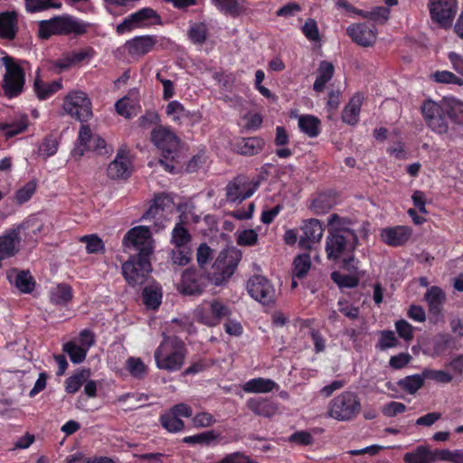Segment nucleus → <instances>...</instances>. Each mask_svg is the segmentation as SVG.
<instances>
[{
	"label": "nucleus",
	"instance_id": "f257e3e1",
	"mask_svg": "<svg viewBox=\"0 0 463 463\" xmlns=\"http://www.w3.org/2000/svg\"><path fill=\"white\" fill-rule=\"evenodd\" d=\"M344 222L335 213L328 217L329 231L325 250L329 260L341 264L348 271L355 272L359 269V260L354 256L358 237L354 231L345 227Z\"/></svg>",
	"mask_w": 463,
	"mask_h": 463
},
{
	"label": "nucleus",
	"instance_id": "f03ea898",
	"mask_svg": "<svg viewBox=\"0 0 463 463\" xmlns=\"http://www.w3.org/2000/svg\"><path fill=\"white\" fill-rule=\"evenodd\" d=\"M186 355L184 342L175 336L163 333V341L155 351V362L158 369L167 372L180 370Z\"/></svg>",
	"mask_w": 463,
	"mask_h": 463
},
{
	"label": "nucleus",
	"instance_id": "7ed1b4c3",
	"mask_svg": "<svg viewBox=\"0 0 463 463\" xmlns=\"http://www.w3.org/2000/svg\"><path fill=\"white\" fill-rule=\"evenodd\" d=\"M43 230V223L36 217H30L22 223L6 230L0 236V254L7 259L15 256L21 249L22 234L33 239Z\"/></svg>",
	"mask_w": 463,
	"mask_h": 463
},
{
	"label": "nucleus",
	"instance_id": "20e7f679",
	"mask_svg": "<svg viewBox=\"0 0 463 463\" xmlns=\"http://www.w3.org/2000/svg\"><path fill=\"white\" fill-rule=\"evenodd\" d=\"M87 27L86 23L72 16H58L42 21L39 25V35L43 39H47L53 34H82Z\"/></svg>",
	"mask_w": 463,
	"mask_h": 463
},
{
	"label": "nucleus",
	"instance_id": "39448f33",
	"mask_svg": "<svg viewBox=\"0 0 463 463\" xmlns=\"http://www.w3.org/2000/svg\"><path fill=\"white\" fill-rule=\"evenodd\" d=\"M359 397L353 392H343L335 396L328 405V416L338 421H348L361 411Z\"/></svg>",
	"mask_w": 463,
	"mask_h": 463
},
{
	"label": "nucleus",
	"instance_id": "423d86ee",
	"mask_svg": "<svg viewBox=\"0 0 463 463\" xmlns=\"http://www.w3.org/2000/svg\"><path fill=\"white\" fill-rule=\"evenodd\" d=\"M232 310L229 306L217 299L204 300L194 310L196 320L207 326H215L221 320L230 317Z\"/></svg>",
	"mask_w": 463,
	"mask_h": 463
},
{
	"label": "nucleus",
	"instance_id": "0eeeda50",
	"mask_svg": "<svg viewBox=\"0 0 463 463\" xmlns=\"http://www.w3.org/2000/svg\"><path fill=\"white\" fill-rule=\"evenodd\" d=\"M122 243L126 249L138 251L137 256L146 257L153 253L155 241L150 229L146 226H136L124 236Z\"/></svg>",
	"mask_w": 463,
	"mask_h": 463
},
{
	"label": "nucleus",
	"instance_id": "6e6552de",
	"mask_svg": "<svg viewBox=\"0 0 463 463\" xmlns=\"http://www.w3.org/2000/svg\"><path fill=\"white\" fill-rule=\"evenodd\" d=\"M63 109L80 122H87L92 116V104L88 95L80 90L70 92L63 102Z\"/></svg>",
	"mask_w": 463,
	"mask_h": 463
},
{
	"label": "nucleus",
	"instance_id": "1a4fd4ad",
	"mask_svg": "<svg viewBox=\"0 0 463 463\" xmlns=\"http://www.w3.org/2000/svg\"><path fill=\"white\" fill-rule=\"evenodd\" d=\"M151 271L149 258L132 256L122 264V273L132 287L144 284Z\"/></svg>",
	"mask_w": 463,
	"mask_h": 463
},
{
	"label": "nucleus",
	"instance_id": "9d476101",
	"mask_svg": "<svg viewBox=\"0 0 463 463\" xmlns=\"http://www.w3.org/2000/svg\"><path fill=\"white\" fill-rule=\"evenodd\" d=\"M422 115L427 126L439 135L446 134L449 123L445 118L446 111L442 99L439 102L427 100L422 105Z\"/></svg>",
	"mask_w": 463,
	"mask_h": 463
},
{
	"label": "nucleus",
	"instance_id": "9b49d317",
	"mask_svg": "<svg viewBox=\"0 0 463 463\" xmlns=\"http://www.w3.org/2000/svg\"><path fill=\"white\" fill-rule=\"evenodd\" d=\"M151 138L165 159H175L180 140L170 128L163 126L155 128L151 133Z\"/></svg>",
	"mask_w": 463,
	"mask_h": 463
},
{
	"label": "nucleus",
	"instance_id": "f8f14e48",
	"mask_svg": "<svg viewBox=\"0 0 463 463\" xmlns=\"http://www.w3.org/2000/svg\"><path fill=\"white\" fill-rule=\"evenodd\" d=\"M2 62L5 67L4 76V89L7 96L14 97L18 95L24 84V73L21 66L10 57L2 58Z\"/></svg>",
	"mask_w": 463,
	"mask_h": 463
},
{
	"label": "nucleus",
	"instance_id": "ddd939ff",
	"mask_svg": "<svg viewBox=\"0 0 463 463\" xmlns=\"http://www.w3.org/2000/svg\"><path fill=\"white\" fill-rule=\"evenodd\" d=\"M240 259L241 252L235 249L224 250L219 253L213 264L214 269L219 272L213 277L215 285L222 284L232 276Z\"/></svg>",
	"mask_w": 463,
	"mask_h": 463
},
{
	"label": "nucleus",
	"instance_id": "4468645a",
	"mask_svg": "<svg viewBox=\"0 0 463 463\" xmlns=\"http://www.w3.org/2000/svg\"><path fill=\"white\" fill-rule=\"evenodd\" d=\"M247 289L250 297L262 305H269L275 300L276 290L263 276L256 275L250 278L247 283Z\"/></svg>",
	"mask_w": 463,
	"mask_h": 463
},
{
	"label": "nucleus",
	"instance_id": "2eb2a0df",
	"mask_svg": "<svg viewBox=\"0 0 463 463\" xmlns=\"http://www.w3.org/2000/svg\"><path fill=\"white\" fill-rule=\"evenodd\" d=\"M431 19L442 26H449L458 10L457 0H430Z\"/></svg>",
	"mask_w": 463,
	"mask_h": 463
},
{
	"label": "nucleus",
	"instance_id": "dca6fc26",
	"mask_svg": "<svg viewBox=\"0 0 463 463\" xmlns=\"http://www.w3.org/2000/svg\"><path fill=\"white\" fill-rule=\"evenodd\" d=\"M257 184L243 176H238L226 186V199L231 203H241L257 190Z\"/></svg>",
	"mask_w": 463,
	"mask_h": 463
},
{
	"label": "nucleus",
	"instance_id": "f3484780",
	"mask_svg": "<svg viewBox=\"0 0 463 463\" xmlns=\"http://www.w3.org/2000/svg\"><path fill=\"white\" fill-rule=\"evenodd\" d=\"M132 172V162L126 149H119L115 159L108 165L107 175L110 179H127Z\"/></svg>",
	"mask_w": 463,
	"mask_h": 463
},
{
	"label": "nucleus",
	"instance_id": "a211bd4d",
	"mask_svg": "<svg viewBox=\"0 0 463 463\" xmlns=\"http://www.w3.org/2000/svg\"><path fill=\"white\" fill-rule=\"evenodd\" d=\"M346 32L354 43L364 47L372 45L377 36L375 27L365 24H352L346 29Z\"/></svg>",
	"mask_w": 463,
	"mask_h": 463
},
{
	"label": "nucleus",
	"instance_id": "6ab92c4d",
	"mask_svg": "<svg viewBox=\"0 0 463 463\" xmlns=\"http://www.w3.org/2000/svg\"><path fill=\"white\" fill-rule=\"evenodd\" d=\"M203 288L202 276L193 269H186L183 272L181 281L177 286L181 294L189 296L201 294Z\"/></svg>",
	"mask_w": 463,
	"mask_h": 463
},
{
	"label": "nucleus",
	"instance_id": "aec40b11",
	"mask_svg": "<svg viewBox=\"0 0 463 463\" xmlns=\"http://www.w3.org/2000/svg\"><path fill=\"white\" fill-rule=\"evenodd\" d=\"M303 235L300 237L301 247L309 249L313 243L320 241L324 233L322 222L317 219H309L302 227Z\"/></svg>",
	"mask_w": 463,
	"mask_h": 463
},
{
	"label": "nucleus",
	"instance_id": "412c9836",
	"mask_svg": "<svg viewBox=\"0 0 463 463\" xmlns=\"http://www.w3.org/2000/svg\"><path fill=\"white\" fill-rule=\"evenodd\" d=\"M411 229L408 226L398 225L382 230L381 238L389 246H401L406 243L411 236Z\"/></svg>",
	"mask_w": 463,
	"mask_h": 463
},
{
	"label": "nucleus",
	"instance_id": "4be33fe9",
	"mask_svg": "<svg viewBox=\"0 0 463 463\" xmlns=\"http://www.w3.org/2000/svg\"><path fill=\"white\" fill-rule=\"evenodd\" d=\"M155 40L152 36H137L128 41L124 47L131 57H141L152 51L155 45Z\"/></svg>",
	"mask_w": 463,
	"mask_h": 463
},
{
	"label": "nucleus",
	"instance_id": "5701e85b",
	"mask_svg": "<svg viewBox=\"0 0 463 463\" xmlns=\"http://www.w3.org/2000/svg\"><path fill=\"white\" fill-rule=\"evenodd\" d=\"M430 315L436 317V322L442 317V307L446 300L444 291L437 286L428 288L424 295Z\"/></svg>",
	"mask_w": 463,
	"mask_h": 463
},
{
	"label": "nucleus",
	"instance_id": "b1692460",
	"mask_svg": "<svg viewBox=\"0 0 463 463\" xmlns=\"http://www.w3.org/2000/svg\"><path fill=\"white\" fill-rule=\"evenodd\" d=\"M174 207L173 199L165 194H160L156 195L154 199L153 204L149 207V209L143 214V220H150L158 217L161 219L165 217L164 213L166 210H170Z\"/></svg>",
	"mask_w": 463,
	"mask_h": 463
},
{
	"label": "nucleus",
	"instance_id": "393cba45",
	"mask_svg": "<svg viewBox=\"0 0 463 463\" xmlns=\"http://www.w3.org/2000/svg\"><path fill=\"white\" fill-rule=\"evenodd\" d=\"M247 406L254 414L262 417H272L278 411L276 403L260 397L250 398L247 401Z\"/></svg>",
	"mask_w": 463,
	"mask_h": 463
},
{
	"label": "nucleus",
	"instance_id": "a878e982",
	"mask_svg": "<svg viewBox=\"0 0 463 463\" xmlns=\"http://www.w3.org/2000/svg\"><path fill=\"white\" fill-rule=\"evenodd\" d=\"M279 388V384L268 378H253L242 385V390L247 393H269Z\"/></svg>",
	"mask_w": 463,
	"mask_h": 463
},
{
	"label": "nucleus",
	"instance_id": "bb28decb",
	"mask_svg": "<svg viewBox=\"0 0 463 463\" xmlns=\"http://www.w3.org/2000/svg\"><path fill=\"white\" fill-rule=\"evenodd\" d=\"M363 101L364 96L361 93H356L350 99L343 110L342 118L344 122L349 125L357 123Z\"/></svg>",
	"mask_w": 463,
	"mask_h": 463
},
{
	"label": "nucleus",
	"instance_id": "cd10ccee",
	"mask_svg": "<svg viewBox=\"0 0 463 463\" xmlns=\"http://www.w3.org/2000/svg\"><path fill=\"white\" fill-rule=\"evenodd\" d=\"M17 31V14L15 12L0 14V37L12 40Z\"/></svg>",
	"mask_w": 463,
	"mask_h": 463
},
{
	"label": "nucleus",
	"instance_id": "c85d7f7f",
	"mask_svg": "<svg viewBox=\"0 0 463 463\" xmlns=\"http://www.w3.org/2000/svg\"><path fill=\"white\" fill-rule=\"evenodd\" d=\"M442 101L450 120L455 124L463 125V101L453 97L443 98Z\"/></svg>",
	"mask_w": 463,
	"mask_h": 463
},
{
	"label": "nucleus",
	"instance_id": "c756f323",
	"mask_svg": "<svg viewBox=\"0 0 463 463\" xmlns=\"http://www.w3.org/2000/svg\"><path fill=\"white\" fill-rule=\"evenodd\" d=\"M8 279L20 292L24 294L31 293L35 287V281L29 271L23 270L9 274Z\"/></svg>",
	"mask_w": 463,
	"mask_h": 463
},
{
	"label": "nucleus",
	"instance_id": "7c9ffc66",
	"mask_svg": "<svg viewBox=\"0 0 463 463\" xmlns=\"http://www.w3.org/2000/svg\"><path fill=\"white\" fill-rule=\"evenodd\" d=\"M264 146L263 139L260 137H245L241 138L235 146L238 153L244 156H253L262 150Z\"/></svg>",
	"mask_w": 463,
	"mask_h": 463
},
{
	"label": "nucleus",
	"instance_id": "2f4dec72",
	"mask_svg": "<svg viewBox=\"0 0 463 463\" xmlns=\"http://www.w3.org/2000/svg\"><path fill=\"white\" fill-rule=\"evenodd\" d=\"M94 136L89 126L82 125L79 131L78 143L72 150V156L80 157L85 151L90 149Z\"/></svg>",
	"mask_w": 463,
	"mask_h": 463
},
{
	"label": "nucleus",
	"instance_id": "473e14b6",
	"mask_svg": "<svg viewBox=\"0 0 463 463\" xmlns=\"http://www.w3.org/2000/svg\"><path fill=\"white\" fill-rule=\"evenodd\" d=\"M166 116L175 123L182 124L191 117L190 112L178 100L170 101L165 107Z\"/></svg>",
	"mask_w": 463,
	"mask_h": 463
},
{
	"label": "nucleus",
	"instance_id": "72a5a7b5",
	"mask_svg": "<svg viewBox=\"0 0 463 463\" xmlns=\"http://www.w3.org/2000/svg\"><path fill=\"white\" fill-rule=\"evenodd\" d=\"M334 71L335 69L331 62L326 61H321L313 85L314 90L318 92L323 91L326 84L332 79Z\"/></svg>",
	"mask_w": 463,
	"mask_h": 463
},
{
	"label": "nucleus",
	"instance_id": "f704fd0d",
	"mask_svg": "<svg viewBox=\"0 0 463 463\" xmlns=\"http://www.w3.org/2000/svg\"><path fill=\"white\" fill-rule=\"evenodd\" d=\"M34 91L40 99H46L61 89V80L43 82L38 77L33 83Z\"/></svg>",
	"mask_w": 463,
	"mask_h": 463
},
{
	"label": "nucleus",
	"instance_id": "c9c22d12",
	"mask_svg": "<svg viewBox=\"0 0 463 463\" xmlns=\"http://www.w3.org/2000/svg\"><path fill=\"white\" fill-rule=\"evenodd\" d=\"M335 204V197L331 193L319 194L311 203L310 208L316 214L328 212Z\"/></svg>",
	"mask_w": 463,
	"mask_h": 463
},
{
	"label": "nucleus",
	"instance_id": "e433bc0d",
	"mask_svg": "<svg viewBox=\"0 0 463 463\" xmlns=\"http://www.w3.org/2000/svg\"><path fill=\"white\" fill-rule=\"evenodd\" d=\"M298 128L309 137H315L320 132V120L312 115H302L298 117Z\"/></svg>",
	"mask_w": 463,
	"mask_h": 463
},
{
	"label": "nucleus",
	"instance_id": "4c0bfd02",
	"mask_svg": "<svg viewBox=\"0 0 463 463\" xmlns=\"http://www.w3.org/2000/svg\"><path fill=\"white\" fill-rule=\"evenodd\" d=\"M71 298V288L66 284H59L50 290V299L55 305H66Z\"/></svg>",
	"mask_w": 463,
	"mask_h": 463
},
{
	"label": "nucleus",
	"instance_id": "58836bf2",
	"mask_svg": "<svg viewBox=\"0 0 463 463\" xmlns=\"http://www.w3.org/2000/svg\"><path fill=\"white\" fill-rule=\"evenodd\" d=\"M217 7L231 15H239L246 10L245 0H214Z\"/></svg>",
	"mask_w": 463,
	"mask_h": 463
},
{
	"label": "nucleus",
	"instance_id": "ea45409f",
	"mask_svg": "<svg viewBox=\"0 0 463 463\" xmlns=\"http://www.w3.org/2000/svg\"><path fill=\"white\" fill-rule=\"evenodd\" d=\"M63 351L69 355L71 363H82L88 354V351L81 347L76 341H70L63 345Z\"/></svg>",
	"mask_w": 463,
	"mask_h": 463
},
{
	"label": "nucleus",
	"instance_id": "a19ab883",
	"mask_svg": "<svg viewBox=\"0 0 463 463\" xmlns=\"http://www.w3.org/2000/svg\"><path fill=\"white\" fill-rule=\"evenodd\" d=\"M132 18L136 19V23H137L140 28L147 27L159 22V16L156 14V11L148 7L142 8L133 13Z\"/></svg>",
	"mask_w": 463,
	"mask_h": 463
},
{
	"label": "nucleus",
	"instance_id": "79ce46f5",
	"mask_svg": "<svg viewBox=\"0 0 463 463\" xmlns=\"http://www.w3.org/2000/svg\"><path fill=\"white\" fill-rule=\"evenodd\" d=\"M90 377V372L81 370L68 377L65 381V391L68 393H75Z\"/></svg>",
	"mask_w": 463,
	"mask_h": 463
},
{
	"label": "nucleus",
	"instance_id": "37998d69",
	"mask_svg": "<svg viewBox=\"0 0 463 463\" xmlns=\"http://www.w3.org/2000/svg\"><path fill=\"white\" fill-rule=\"evenodd\" d=\"M162 426L169 432H179L184 428V421L170 410L160 416Z\"/></svg>",
	"mask_w": 463,
	"mask_h": 463
},
{
	"label": "nucleus",
	"instance_id": "c03bdc74",
	"mask_svg": "<svg viewBox=\"0 0 463 463\" xmlns=\"http://www.w3.org/2000/svg\"><path fill=\"white\" fill-rule=\"evenodd\" d=\"M425 379L423 371L421 374H412L405 377L400 381L399 384L408 393L413 394L422 387Z\"/></svg>",
	"mask_w": 463,
	"mask_h": 463
},
{
	"label": "nucleus",
	"instance_id": "a18cd8bd",
	"mask_svg": "<svg viewBox=\"0 0 463 463\" xmlns=\"http://www.w3.org/2000/svg\"><path fill=\"white\" fill-rule=\"evenodd\" d=\"M430 77L437 83L463 86V79L449 71H437L432 72Z\"/></svg>",
	"mask_w": 463,
	"mask_h": 463
},
{
	"label": "nucleus",
	"instance_id": "49530a36",
	"mask_svg": "<svg viewBox=\"0 0 463 463\" xmlns=\"http://www.w3.org/2000/svg\"><path fill=\"white\" fill-rule=\"evenodd\" d=\"M126 369L136 379H142L147 373V366L138 357H129L126 361Z\"/></svg>",
	"mask_w": 463,
	"mask_h": 463
},
{
	"label": "nucleus",
	"instance_id": "de8ad7c7",
	"mask_svg": "<svg viewBox=\"0 0 463 463\" xmlns=\"http://www.w3.org/2000/svg\"><path fill=\"white\" fill-rule=\"evenodd\" d=\"M432 459L430 450L422 446L404 455V460L407 463H430Z\"/></svg>",
	"mask_w": 463,
	"mask_h": 463
},
{
	"label": "nucleus",
	"instance_id": "09e8293b",
	"mask_svg": "<svg viewBox=\"0 0 463 463\" xmlns=\"http://www.w3.org/2000/svg\"><path fill=\"white\" fill-rule=\"evenodd\" d=\"M190 240L191 236L188 231L182 224L177 223L172 232L171 243L175 248L187 247Z\"/></svg>",
	"mask_w": 463,
	"mask_h": 463
},
{
	"label": "nucleus",
	"instance_id": "8fccbe9b",
	"mask_svg": "<svg viewBox=\"0 0 463 463\" xmlns=\"http://www.w3.org/2000/svg\"><path fill=\"white\" fill-rule=\"evenodd\" d=\"M360 16L373 20L378 24H385L390 16V10L387 7L377 6L370 12L360 13Z\"/></svg>",
	"mask_w": 463,
	"mask_h": 463
},
{
	"label": "nucleus",
	"instance_id": "3c124183",
	"mask_svg": "<svg viewBox=\"0 0 463 463\" xmlns=\"http://www.w3.org/2000/svg\"><path fill=\"white\" fill-rule=\"evenodd\" d=\"M294 269L293 273L298 278H303L307 275L310 266H311V260L308 254H302L298 255L295 258L294 262Z\"/></svg>",
	"mask_w": 463,
	"mask_h": 463
},
{
	"label": "nucleus",
	"instance_id": "603ef678",
	"mask_svg": "<svg viewBox=\"0 0 463 463\" xmlns=\"http://www.w3.org/2000/svg\"><path fill=\"white\" fill-rule=\"evenodd\" d=\"M331 279L339 288H355L359 283L357 277L354 275H345L339 271L332 272Z\"/></svg>",
	"mask_w": 463,
	"mask_h": 463
},
{
	"label": "nucleus",
	"instance_id": "864d4df0",
	"mask_svg": "<svg viewBox=\"0 0 463 463\" xmlns=\"http://www.w3.org/2000/svg\"><path fill=\"white\" fill-rule=\"evenodd\" d=\"M36 187L37 184L35 181L33 180L26 183L24 185L19 188L14 194V199L16 203H18L19 204H23L26 203L28 200H30L35 193Z\"/></svg>",
	"mask_w": 463,
	"mask_h": 463
},
{
	"label": "nucleus",
	"instance_id": "5fc2aeb1",
	"mask_svg": "<svg viewBox=\"0 0 463 463\" xmlns=\"http://www.w3.org/2000/svg\"><path fill=\"white\" fill-rule=\"evenodd\" d=\"M161 292L159 289L152 287L146 288L143 291V299L145 305L149 308H156L161 303Z\"/></svg>",
	"mask_w": 463,
	"mask_h": 463
},
{
	"label": "nucleus",
	"instance_id": "6e6d98bb",
	"mask_svg": "<svg viewBox=\"0 0 463 463\" xmlns=\"http://www.w3.org/2000/svg\"><path fill=\"white\" fill-rule=\"evenodd\" d=\"M26 10L30 13L41 12L48 8H59L61 4L53 0H24Z\"/></svg>",
	"mask_w": 463,
	"mask_h": 463
},
{
	"label": "nucleus",
	"instance_id": "4d7b16f0",
	"mask_svg": "<svg viewBox=\"0 0 463 463\" xmlns=\"http://www.w3.org/2000/svg\"><path fill=\"white\" fill-rule=\"evenodd\" d=\"M135 105L134 100L130 99L128 97H124L116 102L115 108L119 115L130 118L134 115Z\"/></svg>",
	"mask_w": 463,
	"mask_h": 463
},
{
	"label": "nucleus",
	"instance_id": "13d9d810",
	"mask_svg": "<svg viewBox=\"0 0 463 463\" xmlns=\"http://www.w3.org/2000/svg\"><path fill=\"white\" fill-rule=\"evenodd\" d=\"M424 376L439 383H449L453 380V375L444 370L424 369Z\"/></svg>",
	"mask_w": 463,
	"mask_h": 463
},
{
	"label": "nucleus",
	"instance_id": "bf43d9fd",
	"mask_svg": "<svg viewBox=\"0 0 463 463\" xmlns=\"http://www.w3.org/2000/svg\"><path fill=\"white\" fill-rule=\"evenodd\" d=\"M27 127V120L25 117L20 118L16 122L12 124H5L2 127L4 134L7 137H12L17 134L22 133Z\"/></svg>",
	"mask_w": 463,
	"mask_h": 463
},
{
	"label": "nucleus",
	"instance_id": "052dcab7",
	"mask_svg": "<svg viewBox=\"0 0 463 463\" xmlns=\"http://www.w3.org/2000/svg\"><path fill=\"white\" fill-rule=\"evenodd\" d=\"M207 36V27L203 23L194 24L189 30V37L194 43H203Z\"/></svg>",
	"mask_w": 463,
	"mask_h": 463
},
{
	"label": "nucleus",
	"instance_id": "680f3d73",
	"mask_svg": "<svg viewBox=\"0 0 463 463\" xmlns=\"http://www.w3.org/2000/svg\"><path fill=\"white\" fill-rule=\"evenodd\" d=\"M80 241L86 243V250L88 253H98L104 248L102 241L96 235H85L80 238Z\"/></svg>",
	"mask_w": 463,
	"mask_h": 463
},
{
	"label": "nucleus",
	"instance_id": "e2e57ef3",
	"mask_svg": "<svg viewBox=\"0 0 463 463\" xmlns=\"http://www.w3.org/2000/svg\"><path fill=\"white\" fill-rule=\"evenodd\" d=\"M191 260V252L187 247L176 248L172 250V261L174 264L184 266Z\"/></svg>",
	"mask_w": 463,
	"mask_h": 463
},
{
	"label": "nucleus",
	"instance_id": "0e129e2a",
	"mask_svg": "<svg viewBox=\"0 0 463 463\" xmlns=\"http://www.w3.org/2000/svg\"><path fill=\"white\" fill-rule=\"evenodd\" d=\"M302 33L311 42H317L320 39L318 26L314 19L306 21L302 27Z\"/></svg>",
	"mask_w": 463,
	"mask_h": 463
},
{
	"label": "nucleus",
	"instance_id": "69168bd1",
	"mask_svg": "<svg viewBox=\"0 0 463 463\" xmlns=\"http://www.w3.org/2000/svg\"><path fill=\"white\" fill-rule=\"evenodd\" d=\"M58 149V142L52 137H46L39 147V154L44 157L53 156Z\"/></svg>",
	"mask_w": 463,
	"mask_h": 463
},
{
	"label": "nucleus",
	"instance_id": "338daca9",
	"mask_svg": "<svg viewBox=\"0 0 463 463\" xmlns=\"http://www.w3.org/2000/svg\"><path fill=\"white\" fill-rule=\"evenodd\" d=\"M257 241L258 233L252 229L238 232L237 243L241 246H252L257 243Z\"/></svg>",
	"mask_w": 463,
	"mask_h": 463
},
{
	"label": "nucleus",
	"instance_id": "774afa93",
	"mask_svg": "<svg viewBox=\"0 0 463 463\" xmlns=\"http://www.w3.org/2000/svg\"><path fill=\"white\" fill-rule=\"evenodd\" d=\"M395 328L400 337L405 341H411L413 338V326L406 320H398L395 323Z\"/></svg>",
	"mask_w": 463,
	"mask_h": 463
}]
</instances>
